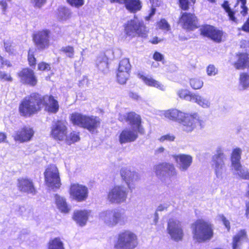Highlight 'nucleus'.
<instances>
[{"mask_svg": "<svg viewBox=\"0 0 249 249\" xmlns=\"http://www.w3.org/2000/svg\"><path fill=\"white\" fill-rule=\"evenodd\" d=\"M121 121H125L131 125V128H126L120 133L119 142L121 144L133 142L138 137V133H144V129L141 125L140 116L134 112H130L119 116Z\"/></svg>", "mask_w": 249, "mask_h": 249, "instance_id": "obj_1", "label": "nucleus"}, {"mask_svg": "<svg viewBox=\"0 0 249 249\" xmlns=\"http://www.w3.org/2000/svg\"><path fill=\"white\" fill-rule=\"evenodd\" d=\"M100 220L107 227L113 228L117 225H125L128 222V216L125 213L117 208L107 209L100 213Z\"/></svg>", "mask_w": 249, "mask_h": 249, "instance_id": "obj_2", "label": "nucleus"}, {"mask_svg": "<svg viewBox=\"0 0 249 249\" xmlns=\"http://www.w3.org/2000/svg\"><path fill=\"white\" fill-rule=\"evenodd\" d=\"M193 238L198 243L210 240L213 236L212 225L202 219L197 220L191 225Z\"/></svg>", "mask_w": 249, "mask_h": 249, "instance_id": "obj_3", "label": "nucleus"}, {"mask_svg": "<svg viewBox=\"0 0 249 249\" xmlns=\"http://www.w3.org/2000/svg\"><path fill=\"white\" fill-rule=\"evenodd\" d=\"M42 96L37 93H32L25 97L21 102L19 110L24 116H30L39 111L42 107Z\"/></svg>", "mask_w": 249, "mask_h": 249, "instance_id": "obj_4", "label": "nucleus"}, {"mask_svg": "<svg viewBox=\"0 0 249 249\" xmlns=\"http://www.w3.org/2000/svg\"><path fill=\"white\" fill-rule=\"evenodd\" d=\"M172 121L181 123L183 129L187 132L192 131L201 122L197 113H184L176 109H172Z\"/></svg>", "mask_w": 249, "mask_h": 249, "instance_id": "obj_5", "label": "nucleus"}, {"mask_svg": "<svg viewBox=\"0 0 249 249\" xmlns=\"http://www.w3.org/2000/svg\"><path fill=\"white\" fill-rule=\"evenodd\" d=\"M138 245L137 235L130 231L121 232L115 245L116 249H134Z\"/></svg>", "mask_w": 249, "mask_h": 249, "instance_id": "obj_6", "label": "nucleus"}, {"mask_svg": "<svg viewBox=\"0 0 249 249\" xmlns=\"http://www.w3.org/2000/svg\"><path fill=\"white\" fill-rule=\"evenodd\" d=\"M128 191L123 185H115L107 193V199L111 204H120L126 201Z\"/></svg>", "mask_w": 249, "mask_h": 249, "instance_id": "obj_7", "label": "nucleus"}, {"mask_svg": "<svg viewBox=\"0 0 249 249\" xmlns=\"http://www.w3.org/2000/svg\"><path fill=\"white\" fill-rule=\"evenodd\" d=\"M45 181L47 186L53 190L57 189L61 186L59 173L57 167L53 164L49 165L44 173Z\"/></svg>", "mask_w": 249, "mask_h": 249, "instance_id": "obj_8", "label": "nucleus"}, {"mask_svg": "<svg viewBox=\"0 0 249 249\" xmlns=\"http://www.w3.org/2000/svg\"><path fill=\"white\" fill-rule=\"evenodd\" d=\"M227 158L222 150L219 148L216 153L213 156L212 166L214 171L216 178L222 179L226 171L225 161Z\"/></svg>", "mask_w": 249, "mask_h": 249, "instance_id": "obj_9", "label": "nucleus"}, {"mask_svg": "<svg viewBox=\"0 0 249 249\" xmlns=\"http://www.w3.org/2000/svg\"><path fill=\"white\" fill-rule=\"evenodd\" d=\"M125 32L129 36H135L138 35L143 37L146 35V28L142 22L134 17L133 19L127 22L125 27Z\"/></svg>", "mask_w": 249, "mask_h": 249, "instance_id": "obj_10", "label": "nucleus"}, {"mask_svg": "<svg viewBox=\"0 0 249 249\" xmlns=\"http://www.w3.org/2000/svg\"><path fill=\"white\" fill-rule=\"evenodd\" d=\"M241 153L242 150L239 148H236L232 151L231 156V166L240 178L249 179V173L242 169L240 163Z\"/></svg>", "mask_w": 249, "mask_h": 249, "instance_id": "obj_11", "label": "nucleus"}, {"mask_svg": "<svg viewBox=\"0 0 249 249\" xmlns=\"http://www.w3.org/2000/svg\"><path fill=\"white\" fill-rule=\"evenodd\" d=\"M50 34L49 30L45 29L39 31L33 35V40L38 50H43L50 46Z\"/></svg>", "mask_w": 249, "mask_h": 249, "instance_id": "obj_12", "label": "nucleus"}, {"mask_svg": "<svg viewBox=\"0 0 249 249\" xmlns=\"http://www.w3.org/2000/svg\"><path fill=\"white\" fill-rule=\"evenodd\" d=\"M89 194V190L86 186L79 183L71 184L70 188V196L73 199L82 202L86 200Z\"/></svg>", "mask_w": 249, "mask_h": 249, "instance_id": "obj_13", "label": "nucleus"}, {"mask_svg": "<svg viewBox=\"0 0 249 249\" xmlns=\"http://www.w3.org/2000/svg\"><path fill=\"white\" fill-rule=\"evenodd\" d=\"M67 123L62 121L55 122L51 127V135L56 141H63L67 134Z\"/></svg>", "mask_w": 249, "mask_h": 249, "instance_id": "obj_14", "label": "nucleus"}, {"mask_svg": "<svg viewBox=\"0 0 249 249\" xmlns=\"http://www.w3.org/2000/svg\"><path fill=\"white\" fill-rule=\"evenodd\" d=\"M180 21L183 24V28L189 30H194L198 27L197 18L194 14L183 13Z\"/></svg>", "mask_w": 249, "mask_h": 249, "instance_id": "obj_15", "label": "nucleus"}, {"mask_svg": "<svg viewBox=\"0 0 249 249\" xmlns=\"http://www.w3.org/2000/svg\"><path fill=\"white\" fill-rule=\"evenodd\" d=\"M201 34L211 38L213 41L220 42L221 41L223 33L211 25H205L200 28Z\"/></svg>", "mask_w": 249, "mask_h": 249, "instance_id": "obj_16", "label": "nucleus"}, {"mask_svg": "<svg viewBox=\"0 0 249 249\" xmlns=\"http://www.w3.org/2000/svg\"><path fill=\"white\" fill-rule=\"evenodd\" d=\"M20 82L25 84L31 86L36 85L37 79L34 71L30 69H23L18 74Z\"/></svg>", "mask_w": 249, "mask_h": 249, "instance_id": "obj_17", "label": "nucleus"}, {"mask_svg": "<svg viewBox=\"0 0 249 249\" xmlns=\"http://www.w3.org/2000/svg\"><path fill=\"white\" fill-rule=\"evenodd\" d=\"M122 179L125 181L128 188L131 189V185L140 179L139 174L128 168H123L120 171Z\"/></svg>", "mask_w": 249, "mask_h": 249, "instance_id": "obj_18", "label": "nucleus"}, {"mask_svg": "<svg viewBox=\"0 0 249 249\" xmlns=\"http://www.w3.org/2000/svg\"><path fill=\"white\" fill-rule=\"evenodd\" d=\"M34 131L30 126H24L16 131L14 136L15 141L21 142L30 141L34 135Z\"/></svg>", "mask_w": 249, "mask_h": 249, "instance_id": "obj_19", "label": "nucleus"}, {"mask_svg": "<svg viewBox=\"0 0 249 249\" xmlns=\"http://www.w3.org/2000/svg\"><path fill=\"white\" fill-rule=\"evenodd\" d=\"M17 186L18 190L23 193L35 195L36 191L33 181L27 178H20L18 180Z\"/></svg>", "mask_w": 249, "mask_h": 249, "instance_id": "obj_20", "label": "nucleus"}, {"mask_svg": "<svg viewBox=\"0 0 249 249\" xmlns=\"http://www.w3.org/2000/svg\"><path fill=\"white\" fill-rule=\"evenodd\" d=\"M176 161L177 165L181 171H186L192 163L193 158L191 156L186 154H179L173 156Z\"/></svg>", "mask_w": 249, "mask_h": 249, "instance_id": "obj_21", "label": "nucleus"}, {"mask_svg": "<svg viewBox=\"0 0 249 249\" xmlns=\"http://www.w3.org/2000/svg\"><path fill=\"white\" fill-rule=\"evenodd\" d=\"M171 165L170 163L163 162L160 163L154 167L155 172L157 176L161 180H165L170 178V171Z\"/></svg>", "mask_w": 249, "mask_h": 249, "instance_id": "obj_22", "label": "nucleus"}, {"mask_svg": "<svg viewBox=\"0 0 249 249\" xmlns=\"http://www.w3.org/2000/svg\"><path fill=\"white\" fill-rule=\"evenodd\" d=\"M42 107H45V110L49 112L55 113L59 109V105L57 100L52 95L42 96Z\"/></svg>", "mask_w": 249, "mask_h": 249, "instance_id": "obj_23", "label": "nucleus"}, {"mask_svg": "<svg viewBox=\"0 0 249 249\" xmlns=\"http://www.w3.org/2000/svg\"><path fill=\"white\" fill-rule=\"evenodd\" d=\"M89 212L87 210H77L73 213V219L80 226L86 225L89 216Z\"/></svg>", "mask_w": 249, "mask_h": 249, "instance_id": "obj_24", "label": "nucleus"}, {"mask_svg": "<svg viewBox=\"0 0 249 249\" xmlns=\"http://www.w3.org/2000/svg\"><path fill=\"white\" fill-rule=\"evenodd\" d=\"M100 124L101 120L98 117L93 115L88 116L85 128L90 133H94L100 126Z\"/></svg>", "mask_w": 249, "mask_h": 249, "instance_id": "obj_25", "label": "nucleus"}, {"mask_svg": "<svg viewBox=\"0 0 249 249\" xmlns=\"http://www.w3.org/2000/svg\"><path fill=\"white\" fill-rule=\"evenodd\" d=\"M125 8L131 13H136L142 8V2L140 0H124Z\"/></svg>", "mask_w": 249, "mask_h": 249, "instance_id": "obj_26", "label": "nucleus"}, {"mask_svg": "<svg viewBox=\"0 0 249 249\" xmlns=\"http://www.w3.org/2000/svg\"><path fill=\"white\" fill-rule=\"evenodd\" d=\"M172 239L176 241L181 240L183 236L181 223L178 221H172Z\"/></svg>", "mask_w": 249, "mask_h": 249, "instance_id": "obj_27", "label": "nucleus"}, {"mask_svg": "<svg viewBox=\"0 0 249 249\" xmlns=\"http://www.w3.org/2000/svg\"><path fill=\"white\" fill-rule=\"evenodd\" d=\"M193 97L192 102L196 103L203 108H209L211 107L212 103L210 98L202 96L198 93H195Z\"/></svg>", "mask_w": 249, "mask_h": 249, "instance_id": "obj_28", "label": "nucleus"}, {"mask_svg": "<svg viewBox=\"0 0 249 249\" xmlns=\"http://www.w3.org/2000/svg\"><path fill=\"white\" fill-rule=\"evenodd\" d=\"M87 118L88 115L74 113L71 114V120L73 124L85 128Z\"/></svg>", "mask_w": 249, "mask_h": 249, "instance_id": "obj_29", "label": "nucleus"}, {"mask_svg": "<svg viewBox=\"0 0 249 249\" xmlns=\"http://www.w3.org/2000/svg\"><path fill=\"white\" fill-rule=\"evenodd\" d=\"M247 237L245 230H241L233 237L232 249H241L240 246Z\"/></svg>", "mask_w": 249, "mask_h": 249, "instance_id": "obj_30", "label": "nucleus"}, {"mask_svg": "<svg viewBox=\"0 0 249 249\" xmlns=\"http://www.w3.org/2000/svg\"><path fill=\"white\" fill-rule=\"evenodd\" d=\"M237 57L238 60L234 63V66L237 69L249 67V54L241 53Z\"/></svg>", "mask_w": 249, "mask_h": 249, "instance_id": "obj_31", "label": "nucleus"}, {"mask_svg": "<svg viewBox=\"0 0 249 249\" xmlns=\"http://www.w3.org/2000/svg\"><path fill=\"white\" fill-rule=\"evenodd\" d=\"M54 198L55 204L59 211L64 213H67L69 212L70 208L64 197L56 194L54 196Z\"/></svg>", "mask_w": 249, "mask_h": 249, "instance_id": "obj_32", "label": "nucleus"}, {"mask_svg": "<svg viewBox=\"0 0 249 249\" xmlns=\"http://www.w3.org/2000/svg\"><path fill=\"white\" fill-rule=\"evenodd\" d=\"M139 77L149 86L154 87L161 90H164V86L159 82L155 80L151 77H147L142 74H139Z\"/></svg>", "mask_w": 249, "mask_h": 249, "instance_id": "obj_33", "label": "nucleus"}, {"mask_svg": "<svg viewBox=\"0 0 249 249\" xmlns=\"http://www.w3.org/2000/svg\"><path fill=\"white\" fill-rule=\"evenodd\" d=\"M96 65L98 69L102 72H106L107 70V58L104 54L99 56L96 61Z\"/></svg>", "mask_w": 249, "mask_h": 249, "instance_id": "obj_34", "label": "nucleus"}, {"mask_svg": "<svg viewBox=\"0 0 249 249\" xmlns=\"http://www.w3.org/2000/svg\"><path fill=\"white\" fill-rule=\"evenodd\" d=\"M152 5V8L150 13L148 16L145 17L146 20H149L154 15L156 12V9L155 7L162 6L163 4V0H149Z\"/></svg>", "mask_w": 249, "mask_h": 249, "instance_id": "obj_35", "label": "nucleus"}, {"mask_svg": "<svg viewBox=\"0 0 249 249\" xmlns=\"http://www.w3.org/2000/svg\"><path fill=\"white\" fill-rule=\"evenodd\" d=\"M48 249H65L63 242L60 238H55L50 240L48 244Z\"/></svg>", "mask_w": 249, "mask_h": 249, "instance_id": "obj_36", "label": "nucleus"}, {"mask_svg": "<svg viewBox=\"0 0 249 249\" xmlns=\"http://www.w3.org/2000/svg\"><path fill=\"white\" fill-rule=\"evenodd\" d=\"M178 94L181 98L184 99L188 101L192 102L195 93H191L186 89H180L178 91Z\"/></svg>", "mask_w": 249, "mask_h": 249, "instance_id": "obj_37", "label": "nucleus"}, {"mask_svg": "<svg viewBox=\"0 0 249 249\" xmlns=\"http://www.w3.org/2000/svg\"><path fill=\"white\" fill-rule=\"evenodd\" d=\"M80 140V137L78 133L76 132H72L70 133L68 135L66 134V138L65 139L64 141H66V143L69 145H70L74 142H77Z\"/></svg>", "mask_w": 249, "mask_h": 249, "instance_id": "obj_38", "label": "nucleus"}, {"mask_svg": "<svg viewBox=\"0 0 249 249\" xmlns=\"http://www.w3.org/2000/svg\"><path fill=\"white\" fill-rule=\"evenodd\" d=\"M222 7L224 9L225 11L228 13L230 19L231 21L236 22V18L234 16V12L231 10L229 6V2L227 0L224 1L222 4Z\"/></svg>", "mask_w": 249, "mask_h": 249, "instance_id": "obj_39", "label": "nucleus"}, {"mask_svg": "<svg viewBox=\"0 0 249 249\" xmlns=\"http://www.w3.org/2000/svg\"><path fill=\"white\" fill-rule=\"evenodd\" d=\"M129 75V71H119L117 73V80L121 84L125 83Z\"/></svg>", "mask_w": 249, "mask_h": 249, "instance_id": "obj_40", "label": "nucleus"}, {"mask_svg": "<svg viewBox=\"0 0 249 249\" xmlns=\"http://www.w3.org/2000/svg\"><path fill=\"white\" fill-rule=\"evenodd\" d=\"M130 69L131 65L128 59H123L120 61L118 71H130Z\"/></svg>", "mask_w": 249, "mask_h": 249, "instance_id": "obj_41", "label": "nucleus"}, {"mask_svg": "<svg viewBox=\"0 0 249 249\" xmlns=\"http://www.w3.org/2000/svg\"><path fill=\"white\" fill-rule=\"evenodd\" d=\"M190 85L194 89H200L203 86V82L200 78H193L190 79Z\"/></svg>", "mask_w": 249, "mask_h": 249, "instance_id": "obj_42", "label": "nucleus"}, {"mask_svg": "<svg viewBox=\"0 0 249 249\" xmlns=\"http://www.w3.org/2000/svg\"><path fill=\"white\" fill-rule=\"evenodd\" d=\"M240 83L243 89H246L249 87V75L243 73L240 74Z\"/></svg>", "mask_w": 249, "mask_h": 249, "instance_id": "obj_43", "label": "nucleus"}, {"mask_svg": "<svg viewBox=\"0 0 249 249\" xmlns=\"http://www.w3.org/2000/svg\"><path fill=\"white\" fill-rule=\"evenodd\" d=\"M58 17L61 19H65L68 18L70 15V11L65 7H60L58 9Z\"/></svg>", "mask_w": 249, "mask_h": 249, "instance_id": "obj_44", "label": "nucleus"}, {"mask_svg": "<svg viewBox=\"0 0 249 249\" xmlns=\"http://www.w3.org/2000/svg\"><path fill=\"white\" fill-rule=\"evenodd\" d=\"M60 50L65 53L68 57L71 58L74 57V50L73 47L70 46L63 47Z\"/></svg>", "mask_w": 249, "mask_h": 249, "instance_id": "obj_45", "label": "nucleus"}, {"mask_svg": "<svg viewBox=\"0 0 249 249\" xmlns=\"http://www.w3.org/2000/svg\"><path fill=\"white\" fill-rule=\"evenodd\" d=\"M159 28L168 31L170 29V25L165 19H161L158 23Z\"/></svg>", "mask_w": 249, "mask_h": 249, "instance_id": "obj_46", "label": "nucleus"}, {"mask_svg": "<svg viewBox=\"0 0 249 249\" xmlns=\"http://www.w3.org/2000/svg\"><path fill=\"white\" fill-rule=\"evenodd\" d=\"M207 73L209 76H214L218 73V70L213 65H209L207 68Z\"/></svg>", "mask_w": 249, "mask_h": 249, "instance_id": "obj_47", "label": "nucleus"}, {"mask_svg": "<svg viewBox=\"0 0 249 249\" xmlns=\"http://www.w3.org/2000/svg\"><path fill=\"white\" fill-rule=\"evenodd\" d=\"M68 2L72 6L79 8L84 5V0H67Z\"/></svg>", "mask_w": 249, "mask_h": 249, "instance_id": "obj_48", "label": "nucleus"}, {"mask_svg": "<svg viewBox=\"0 0 249 249\" xmlns=\"http://www.w3.org/2000/svg\"><path fill=\"white\" fill-rule=\"evenodd\" d=\"M33 51L30 49L28 52V60L30 66L35 65L36 64V58L34 57Z\"/></svg>", "mask_w": 249, "mask_h": 249, "instance_id": "obj_49", "label": "nucleus"}, {"mask_svg": "<svg viewBox=\"0 0 249 249\" xmlns=\"http://www.w3.org/2000/svg\"><path fill=\"white\" fill-rule=\"evenodd\" d=\"M170 206V203L169 202L168 203H161L157 207L155 212L158 213L159 212L166 211Z\"/></svg>", "mask_w": 249, "mask_h": 249, "instance_id": "obj_50", "label": "nucleus"}, {"mask_svg": "<svg viewBox=\"0 0 249 249\" xmlns=\"http://www.w3.org/2000/svg\"><path fill=\"white\" fill-rule=\"evenodd\" d=\"M238 1L241 2V8H242V10L241 11V14L245 16L248 13V8L246 6V4L247 3V0H238Z\"/></svg>", "mask_w": 249, "mask_h": 249, "instance_id": "obj_51", "label": "nucleus"}, {"mask_svg": "<svg viewBox=\"0 0 249 249\" xmlns=\"http://www.w3.org/2000/svg\"><path fill=\"white\" fill-rule=\"evenodd\" d=\"M0 79L3 81H11L12 78L9 74L0 71Z\"/></svg>", "mask_w": 249, "mask_h": 249, "instance_id": "obj_52", "label": "nucleus"}, {"mask_svg": "<svg viewBox=\"0 0 249 249\" xmlns=\"http://www.w3.org/2000/svg\"><path fill=\"white\" fill-rule=\"evenodd\" d=\"M4 47L5 51L9 53H13L14 52V49L13 47L12 46V44L9 41L4 42Z\"/></svg>", "mask_w": 249, "mask_h": 249, "instance_id": "obj_53", "label": "nucleus"}, {"mask_svg": "<svg viewBox=\"0 0 249 249\" xmlns=\"http://www.w3.org/2000/svg\"><path fill=\"white\" fill-rule=\"evenodd\" d=\"M46 2V0H31V2L35 7L40 8Z\"/></svg>", "mask_w": 249, "mask_h": 249, "instance_id": "obj_54", "label": "nucleus"}, {"mask_svg": "<svg viewBox=\"0 0 249 249\" xmlns=\"http://www.w3.org/2000/svg\"><path fill=\"white\" fill-rule=\"evenodd\" d=\"M179 6L183 10H188L189 9L188 0H179Z\"/></svg>", "mask_w": 249, "mask_h": 249, "instance_id": "obj_55", "label": "nucleus"}, {"mask_svg": "<svg viewBox=\"0 0 249 249\" xmlns=\"http://www.w3.org/2000/svg\"><path fill=\"white\" fill-rule=\"evenodd\" d=\"M221 221L228 231L231 229L230 222L223 214L220 215Z\"/></svg>", "mask_w": 249, "mask_h": 249, "instance_id": "obj_56", "label": "nucleus"}, {"mask_svg": "<svg viewBox=\"0 0 249 249\" xmlns=\"http://www.w3.org/2000/svg\"><path fill=\"white\" fill-rule=\"evenodd\" d=\"M38 69L40 71H49L51 69V67L49 64L42 62L38 64Z\"/></svg>", "mask_w": 249, "mask_h": 249, "instance_id": "obj_57", "label": "nucleus"}, {"mask_svg": "<svg viewBox=\"0 0 249 249\" xmlns=\"http://www.w3.org/2000/svg\"><path fill=\"white\" fill-rule=\"evenodd\" d=\"M153 59L157 61H162L163 63H164L163 59V56L160 53L156 52L153 54Z\"/></svg>", "mask_w": 249, "mask_h": 249, "instance_id": "obj_58", "label": "nucleus"}, {"mask_svg": "<svg viewBox=\"0 0 249 249\" xmlns=\"http://www.w3.org/2000/svg\"><path fill=\"white\" fill-rule=\"evenodd\" d=\"M159 140L162 142H163L165 141H171V136L170 134H167L166 135H164L161 136Z\"/></svg>", "mask_w": 249, "mask_h": 249, "instance_id": "obj_59", "label": "nucleus"}, {"mask_svg": "<svg viewBox=\"0 0 249 249\" xmlns=\"http://www.w3.org/2000/svg\"><path fill=\"white\" fill-rule=\"evenodd\" d=\"M242 30L246 32H249V17L247 21L243 25Z\"/></svg>", "mask_w": 249, "mask_h": 249, "instance_id": "obj_60", "label": "nucleus"}, {"mask_svg": "<svg viewBox=\"0 0 249 249\" xmlns=\"http://www.w3.org/2000/svg\"><path fill=\"white\" fill-rule=\"evenodd\" d=\"M0 59L1 65L2 66L5 65V66H7V67L11 66V64L9 61L7 60H4L1 56H0Z\"/></svg>", "mask_w": 249, "mask_h": 249, "instance_id": "obj_61", "label": "nucleus"}, {"mask_svg": "<svg viewBox=\"0 0 249 249\" xmlns=\"http://www.w3.org/2000/svg\"><path fill=\"white\" fill-rule=\"evenodd\" d=\"M161 39H159L157 37H154L151 41L150 42L154 44H156L161 41Z\"/></svg>", "mask_w": 249, "mask_h": 249, "instance_id": "obj_62", "label": "nucleus"}, {"mask_svg": "<svg viewBox=\"0 0 249 249\" xmlns=\"http://www.w3.org/2000/svg\"><path fill=\"white\" fill-rule=\"evenodd\" d=\"M129 96L134 100H138L139 97L137 94L133 92H130L129 93Z\"/></svg>", "mask_w": 249, "mask_h": 249, "instance_id": "obj_63", "label": "nucleus"}, {"mask_svg": "<svg viewBox=\"0 0 249 249\" xmlns=\"http://www.w3.org/2000/svg\"><path fill=\"white\" fill-rule=\"evenodd\" d=\"M246 212L245 214H246L247 217L248 218L249 215V202H246Z\"/></svg>", "mask_w": 249, "mask_h": 249, "instance_id": "obj_64", "label": "nucleus"}]
</instances>
